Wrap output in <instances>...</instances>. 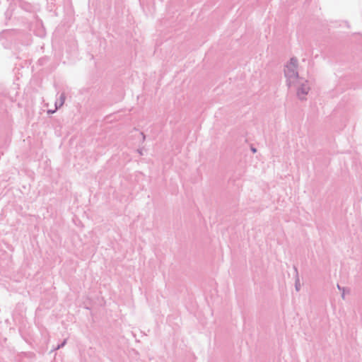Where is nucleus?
<instances>
[{
  "mask_svg": "<svg viewBox=\"0 0 362 362\" xmlns=\"http://www.w3.org/2000/svg\"><path fill=\"white\" fill-rule=\"evenodd\" d=\"M297 61L291 59L289 64L286 65L285 69L286 76L291 82H294L298 78Z\"/></svg>",
  "mask_w": 362,
  "mask_h": 362,
  "instance_id": "obj_1",
  "label": "nucleus"
},
{
  "mask_svg": "<svg viewBox=\"0 0 362 362\" xmlns=\"http://www.w3.org/2000/svg\"><path fill=\"white\" fill-rule=\"evenodd\" d=\"M253 152H256V149L255 148H252V149Z\"/></svg>",
  "mask_w": 362,
  "mask_h": 362,
  "instance_id": "obj_2",
  "label": "nucleus"
},
{
  "mask_svg": "<svg viewBox=\"0 0 362 362\" xmlns=\"http://www.w3.org/2000/svg\"><path fill=\"white\" fill-rule=\"evenodd\" d=\"M63 104V101H62L59 104V106H61Z\"/></svg>",
  "mask_w": 362,
  "mask_h": 362,
  "instance_id": "obj_3",
  "label": "nucleus"
}]
</instances>
